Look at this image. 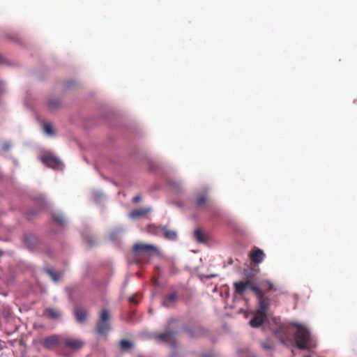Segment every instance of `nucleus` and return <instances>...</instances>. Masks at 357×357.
I'll list each match as a JSON object with an SVG mask.
<instances>
[{"label":"nucleus","mask_w":357,"mask_h":357,"mask_svg":"<svg viewBox=\"0 0 357 357\" xmlns=\"http://www.w3.org/2000/svg\"><path fill=\"white\" fill-rule=\"evenodd\" d=\"M63 344L66 347L76 351L83 347L84 342L79 339L66 338L63 340Z\"/></svg>","instance_id":"9"},{"label":"nucleus","mask_w":357,"mask_h":357,"mask_svg":"<svg viewBox=\"0 0 357 357\" xmlns=\"http://www.w3.org/2000/svg\"><path fill=\"white\" fill-rule=\"evenodd\" d=\"M266 319V313L257 311L254 317L250 321V325L253 328L260 326Z\"/></svg>","instance_id":"10"},{"label":"nucleus","mask_w":357,"mask_h":357,"mask_svg":"<svg viewBox=\"0 0 357 357\" xmlns=\"http://www.w3.org/2000/svg\"><path fill=\"white\" fill-rule=\"evenodd\" d=\"M207 201L206 196L205 195H200L197 197L196 205L198 207H201Z\"/></svg>","instance_id":"23"},{"label":"nucleus","mask_w":357,"mask_h":357,"mask_svg":"<svg viewBox=\"0 0 357 357\" xmlns=\"http://www.w3.org/2000/svg\"><path fill=\"white\" fill-rule=\"evenodd\" d=\"M151 211L150 208H143L132 210L130 214L129 217L132 219H137L141 217L145 216L147 213Z\"/></svg>","instance_id":"15"},{"label":"nucleus","mask_w":357,"mask_h":357,"mask_svg":"<svg viewBox=\"0 0 357 357\" xmlns=\"http://www.w3.org/2000/svg\"><path fill=\"white\" fill-rule=\"evenodd\" d=\"M259 289L264 291V296L266 294L271 291H276V288H275V286L273 283H272L268 280H261L259 282Z\"/></svg>","instance_id":"16"},{"label":"nucleus","mask_w":357,"mask_h":357,"mask_svg":"<svg viewBox=\"0 0 357 357\" xmlns=\"http://www.w3.org/2000/svg\"><path fill=\"white\" fill-rule=\"evenodd\" d=\"M129 301L132 303L137 304L138 301L136 300V298L135 296H132L129 298Z\"/></svg>","instance_id":"30"},{"label":"nucleus","mask_w":357,"mask_h":357,"mask_svg":"<svg viewBox=\"0 0 357 357\" xmlns=\"http://www.w3.org/2000/svg\"><path fill=\"white\" fill-rule=\"evenodd\" d=\"M40 160L42 162L48 167L55 169H62V162L55 155L50 153H45L42 155Z\"/></svg>","instance_id":"5"},{"label":"nucleus","mask_w":357,"mask_h":357,"mask_svg":"<svg viewBox=\"0 0 357 357\" xmlns=\"http://www.w3.org/2000/svg\"><path fill=\"white\" fill-rule=\"evenodd\" d=\"M202 357H213V356L210 354H204L202 355Z\"/></svg>","instance_id":"33"},{"label":"nucleus","mask_w":357,"mask_h":357,"mask_svg":"<svg viewBox=\"0 0 357 357\" xmlns=\"http://www.w3.org/2000/svg\"><path fill=\"white\" fill-rule=\"evenodd\" d=\"M154 337L158 341L174 344L175 342V332L172 331H167L160 334H155Z\"/></svg>","instance_id":"7"},{"label":"nucleus","mask_w":357,"mask_h":357,"mask_svg":"<svg viewBox=\"0 0 357 357\" xmlns=\"http://www.w3.org/2000/svg\"><path fill=\"white\" fill-rule=\"evenodd\" d=\"M194 236L198 242L202 243L205 241L204 235L202 230L196 229L194 232Z\"/></svg>","instance_id":"22"},{"label":"nucleus","mask_w":357,"mask_h":357,"mask_svg":"<svg viewBox=\"0 0 357 357\" xmlns=\"http://www.w3.org/2000/svg\"><path fill=\"white\" fill-rule=\"evenodd\" d=\"M291 325L296 328L294 333V340L296 347L300 349H307L312 346V337L310 330L303 324L292 323Z\"/></svg>","instance_id":"1"},{"label":"nucleus","mask_w":357,"mask_h":357,"mask_svg":"<svg viewBox=\"0 0 357 357\" xmlns=\"http://www.w3.org/2000/svg\"><path fill=\"white\" fill-rule=\"evenodd\" d=\"M158 248L151 244L137 243L132 247V254L137 263H140L142 258L145 255H151L153 253L158 254Z\"/></svg>","instance_id":"3"},{"label":"nucleus","mask_w":357,"mask_h":357,"mask_svg":"<svg viewBox=\"0 0 357 357\" xmlns=\"http://www.w3.org/2000/svg\"><path fill=\"white\" fill-rule=\"evenodd\" d=\"M53 219L60 225H63L64 223V218L61 215H54Z\"/></svg>","instance_id":"28"},{"label":"nucleus","mask_w":357,"mask_h":357,"mask_svg":"<svg viewBox=\"0 0 357 357\" xmlns=\"http://www.w3.org/2000/svg\"><path fill=\"white\" fill-rule=\"evenodd\" d=\"M41 344L45 349H51L59 343V336L57 335H52L45 337L40 342Z\"/></svg>","instance_id":"8"},{"label":"nucleus","mask_w":357,"mask_h":357,"mask_svg":"<svg viewBox=\"0 0 357 357\" xmlns=\"http://www.w3.org/2000/svg\"><path fill=\"white\" fill-rule=\"evenodd\" d=\"M133 347L132 343L127 340H121L120 341V347L122 351H126Z\"/></svg>","instance_id":"21"},{"label":"nucleus","mask_w":357,"mask_h":357,"mask_svg":"<svg viewBox=\"0 0 357 357\" xmlns=\"http://www.w3.org/2000/svg\"><path fill=\"white\" fill-rule=\"evenodd\" d=\"M215 275H210V276H208L207 278H213V277H215Z\"/></svg>","instance_id":"35"},{"label":"nucleus","mask_w":357,"mask_h":357,"mask_svg":"<svg viewBox=\"0 0 357 357\" xmlns=\"http://www.w3.org/2000/svg\"><path fill=\"white\" fill-rule=\"evenodd\" d=\"M237 354L238 357H255L252 354H250L247 349H238Z\"/></svg>","instance_id":"24"},{"label":"nucleus","mask_w":357,"mask_h":357,"mask_svg":"<svg viewBox=\"0 0 357 357\" xmlns=\"http://www.w3.org/2000/svg\"><path fill=\"white\" fill-rule=\"evenodd\" d=\"M132 201L135 203H138V202H139L141 201V197L139 196V195H137V196L133 197Z\"/></svg>","instance_id":"31"},{"label":"nucleus","mask_w":357,"mask_h":357,"mask_svg":"<svg viewBox=\"0 0 357 357\" xmlns=\"http://www.w3.org/2000/svg\"><path fill=\"white\" fill-rule=\"evenodd\" d=\"M263 347H264V348H266V349H270V347H267V346H266V345H264V344L263 345Z\"/></svg>","instance_id":"36"},{"label":"nucleus","mask_w":357,"mask_h":357,"mask_svg":"<svg viewBox=\"0 0 357 357\" xmlns=\"http://www.w3.org/2000/svg\"><path fill=\"white\" fill-rule=\"evenodd\" d=\"M61 103L58 100H50L48 101V107L51 109H54L60 106Z\"/></svg>","instance_id":"27"},{"label":"nucleus","mask_w":357,"mask_h":357,"mask_svg":"<svg viewBox=\"0 0 357 357\" xmlns=\"http://www.w3.org/2000/svg\"><path fill=\"white\" fill-rule=\"evenodd\" d=\"M275 334L282 342H284L289 338L288 330L284 325L279 326L275 331Z\"/></svg>","instance_id":"13"},{"label":"nucleus","mask_w":357,"mask_h":357,"mask_svg":"<svg viewBox=\"0 0 357 357\" xmlns=\"http://www.w3.org/2000/svg\"><path fill=\"white\" fill-rule=\"evenodd\" d=\"M74 315L76 320L79 323H84L88 317L87 311L82 308H75L74 310Z\"/></svg>","instance_id":"14"},{"label":"nucleus","mask_w":357,"mask_h":357,"mask_svg":"<svg viewBox=\"0 0 357 357\" xmlns=\"http://www.w3.org/2000/svg\"><path fill=\"white\" fill-rule=\"evenodd\" d=\"M303 357H311L310 356H304Z\"/></svg>","instance_id":"37"},{"label":"nucleus","mask_w":357,"mask_h":357,"mask_svg":"<svg viewBox=\"0 0 357 357\" xmlns=\"http://www.w3.org/2000/svg\"><path fill=\"white\" fill-rule=\"evenodd\" d=\"M43 130L44 132L49 135H53L54 134V129L51 124L50 123H44L43 124Z\"/></svg>","instance_id":"25"},{"label":"nucleus","mask_w":357,"mask_h":357,"mask_svg":"<svg viewBox=\"0 0 357 357\" xmlns=\"http://www.w3.org/2000/svg\"><path fill=\"white\" fill-rule=\"evenodd\" d=\"M233 286L235 293L241 296L244 294L247 289H250L252 291V287H259L250 280L235 282Z\"/></svg>","instance_id":"6"},{"label":"nucleus","mask_w":357,"mask_h":357,"mask_svg":"<svg viewBox=\"0 0 357 357\" xmlns=\"http://www.w3.org/2000/svg\"><path fill=\"white\" fill-rule=\"evenodd\" d=\"M178 301V294L176 291H172L167 294L162 301V306L165 307H173Z\"/></svg>","instance_id":"11"},{"label":"nucleus","mask_w":357,"mask_h":357,"mask_svg":"<svg viewBox=\"0 0 357 357\" xmlns=\"http://www.w3.org/2000/svg\"><path fill=\"white\" fill-rule=\"evenodd\" d=\"M3 57L0 54V64L3 63Z\"/></svg>","instance_id":"34"},{"label":"nucleus","mask_w":357,"mask_h":357,"mask_svg":"<svg viewBox=\"0 0 357 357\" xmlns=\"http://www.w3.org/2000/svg\"><path fill=\"white\" fill-rule=\"evenodd\" d=\"M252 291L255 294L257 298L259 307V309L257 311L266 314L270 305L269 298L264 296V291L261 290L259 287H252Z\"/></svg>","instance_id":"4"},{"label":"nucleus","mask_w":357,"mask_h":357,"mask_svg":"<svg viewBox=\"0 0 357 357\" xmlns=\"http://www.w3.org/2000/svg\"><path fill=\"white\" fill-rule=\"evenodd\" d=\"M162 234H164L165 238L168 240L174 241L177 237V234L175 231L167 229L165 227H164Z\"/></svg>","instance_id":"18"},{"label":"nucleus","mask_w":357,"mask_h":357,"mask_svg":"<svg viewBox=\"0 0 357 357\" xmlns=\"http://www.w3.org/2000/svg\"><path fill=\"white\" fill-rule=\"evenodd\" d=\"M164 227L157 226L153 224L149 225L146 229L147 232L153 235H160L162 233Z\"/></svg>","instance_id":"17"},{"label":"nucleus","mask_w":357,"mask_h":357,"mask_svg":"<svg viewBox=\"0 0 357 357\" xmlns=\"http://www.w3.org/2000/svg\"><path fill=\"white\" fill-rule=\"evenodd\" d=\"M47 272L54 282H57L61 276L59 273H54L53 271L50 269H48Z\"/></svg>","instance_id":"26"},{"label":"nucleus","mask_w":357,"mask_h":357,"mask_svg":"<svg viewBox=\"0 0 357 357\" xmlns=\"http://www.w3.org/2000/svg\"><path fill=\"white\" fill-rule=\"evenodd\" d=\"M10 147H11V144H10V142H3V144H2V149H3V151H9V149H10Z\"/></svg>","instance_id":"29"},{"label":"nucleus","mask_w":357,"mask_h":357,"mask_svg":"<svg viewBox=\"0 0 357 357\" xmlns=\"http://www.w3.org/2000/svg\"><path fill=\"white\" fill-rule=\"evenodd\" d=\"M111 314L107 309H102L96 323L97 334L100 336L107 337L112 330Z\"/></svg>","instance_id":"2"},{"label":"nucleus","mask_w":357,"mask_h":357,"mask_svg":"<svg viewBox=\"0 0 357 357\" xmlns=\"http://www.w3.org/2000/svg\"><path fill=\"white\" fill-rule=\"evenodd\" d=\"M36 241V238L35 237V236L32 234H28L24 236V242L31 248L35 245Z\"/></svg>","instance_id":"20"},{"label":"nucleus","mask_w":357,"mask_h":357,"mask_svg":"<svg viewBox=\"0 0 357 357\" xmlns=\"http://www.w3.org/2000/svg\"><path fill=\"white\" fill-rule=\"evenodd\" d=\"M46 314L51 319H58L61 316L60 312L55 308H48L45 310Z\"/></svg>","instance_id":"19"},{"label":"nucleus","mask_w":357,"mask_h":357,"mask_svg":"<svg viewBox=\"0 0 357 357\" xmlns=\"http://www.w3.org/2000/svg\"><path fill=\"white\" fill-rule=\"evenodd\" d=\"M37 213H38V212H34V213H29L27 214V215H28V218H30L32 215H36V214H37Z\"/></svg>","instance_id":"32"},{"label":"nucleus","mask_w":357,"mask_h":357,"mask_svg":"<svg viewBox=\"0 0 357 357\" xmlns=\"http://www.w3.org/2000/svg\"><path fill=\"white\" fill-rule=\"evenodd\" d=\"M249 256L252 262L259 264L264 260L265 254L262 250L257 248L251 252Z\"/></svg>","instance_id":"12"}]
</instances>
